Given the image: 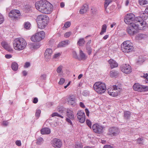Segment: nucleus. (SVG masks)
I'll use <instances>...</instances> for the list:
<instances>
[{
  "label": "nucleus",
  "mask_w": 148,
  "mask_h": 148,
  "mask_svg": "<svg viewBox=\"0 0 148 148\" xmlns=\"http://www.w3.org/2000/svg\"><path fill=\"white\" fill-rule=\"evenodd\" d=\"M48 20V17L45 15L41 14L38 16L36 18L37 23Z\"/></svg>",
  "instance_id": "nucleus-18"
},
{
  "label": "nucleus",
  "mask_w": 148,
  "mask_h": 148,
  "mask_svg": "<svg viewBox=\"0 0 148 148\" xmlns=\"http://www.w3.org/2000/svg\"><path fill=\"white\" fill-rule=\"evenodd\" d=\"M20 15L19 11L17 10H11L9 14V16L12 19H17Z\"/></svg>",
  "instance_id": "nucleus-11"
},
{
  "label": "nucleus",
  "mask_w": 148,
  "mask_h": 148,
  "mask_svg": "<svg viewBox=\"0 0 148 148\" xmlns=\"http://www.w3.org/2000/svg\"><path fill=\"white\" fill-rule=\"evenodd\" d=\"M129 3V0H126L125 2V5L126 6L128 5Z\"/></svg>",
  "instance_id": "nucleus-64"
},
{
  "label": "nucleus",
  "mask_w": 148,
  "mask_h": 148,
  "mask_svg": "<svg viewBox=\"0 0 148 148\" xmlns=\"http://www.w3.org/2000/svg\"><path fill=\"white\" fill-rule=\"evenodd\" d=\"M53 53V50L51 49H47L45 53V58L47 61H48L51 58Z\"/></svg>",
  "instance_id": "nucleus-16"
},
{
  "label": "nucleus",
  "mask_w": 148,
  "mask_h": 148,
  "mask_svg": "<svg viewBox=\"0 0 148 148\" xmlns=\"http://www.w3.org/2000/svg\"><path fill=\"white\" fill-rule=\"evenodd\" d=\"M72 34V32H67L64 34V37L66 38H68Z\"/></svg>",
  "instance_id": "nucleus-46"
},
{
  "label": "nucleus",
  "mask_w": 148,
  "mask_h": 148,
  "mask_svg": "<svg viewBox=\"0 0 148 148\" xmlns=\"http://www.w3.org/2000/svg\"><path fill=\"white\" fill-rule=\"evenodd\" d=\"M107 27L106 25V24H104L102 26L101 30L100 33V35H102L106 32Z\"/></svg>",
  "instance_id": "nucleus-29"
},
{
  "label": "nucleus",
  "mask_w": 148,
  "mask_h": 148,
  "mask_svg": "<svg viewBox=\"0 0 148 148\" xmlns=\"http://www.w3.org/2000/svg\"><path fill=\"white\" fill-rule=\"evenodd\" d=\"M131 112L130 111H126L124 112V117L126 119H128L130 117Z\"/></svg>",
  "instance_id": "nucleus-31"
},
{
  "label": "nucleus",
  "mask_w": 148,
  "mask_h": 148,
  "mask_svg": "<svg viewBox=\"0 0 148 148\" xmlns=\"http://www.w3.org/2000/svg\"><path fill=\"white\" fill-rule=\"evenodd\" d=\"M144 61V60L142 59V58H139L138 60L136 62V64L138 65H140Z\"/></svg>",
  "instance_id": "nucleus-45"
},
{
  "label": "nucleus",
  "mask_w": 148,
  "mask_h": 148,
  "mask_svg": "<svg viewBox=\"0 0 148 148\" xmlns=\"http://www.w3.org/2000/svg\"><path fill=\"white\" fill-rule=\"evenodd\" d=\"M86 122L87 125L90 128H91L92 124L91 122L89 120L87 119L86 121Z\"/></svg>",
  "instance_id": "nucleus-50"
},
{
  "label": "nucleus",
  "mask_w": 148,
  "mask_h": 148,
  "mask_svg": "<svg viewBox=\"0 0 148 148\" xmlns=\"http://www.w3.org/2000/svg\"><path fill=\"white\" fill-rule=\"evenodd\" d=\"M43 138H42L40 137L37 139L36 144L38 145H40L43 143Z\"/></svg>",
  "instance_id": "nucleus-37"
},
{
  "label": "nucleus",
  "mask_w": 148,
  "mask_h": 148,
  "mask_svg": "<svg viewBox=\"0 0 148 148\" xmlns=\"http://www.w3.org/2000/svg\"><path fill=\"white\" fill-rule=\"evenodd\" d=\"M147 36L145 34H140L138 35L137 37L138 40H141L146 38Z\"/></svg>",
  "instance_id": "nucleus-32"
},
{
  "label": "nucleus",
  "mask_w": 148,
  "mask_h": 148,
  "mask_svg": "<svg viewBox=\"0 0 148 148\" xmlns=\"http://www.w3.org/2000/svg\"><path fill=\"white\" fill-rule=\"evenodd\" d=\"M38 102V99L37 98H35L33 100V103H36Z\"/></svg>",
  "instance_id": "nucleus-58"
},
{
  "label": "nucleus",
  "mask_w": 148,
  "mask_h": 148,
  "mask_svg": "<svg viewBox=\"0 0 148 148\" xmlns=\"http://www.w3.org/2000/svg\"><path fill=\"white\" fill-rule=\"evenodd\" d=\"M61 55L60 53H58L54 54L53 56V60H56L58 59Z\"/></svg>",
  "instance_id": "nucleus-33"
},
{
  "label": "nucleus",
  "mask_w": 148,
  "mask_h": 148,
  "mask_svg": "<svg viewBox=\"0 0 148 148\" xmlns=\"http://www.w3.org/2000/svg\"><path fill=\"white\" fill-rule=\"evenodd\" d=\"M65 81V79L63 78H61L60 79V80L58 82V84L60 85H62L64 82Z\"/></svg>",
  "instance_id": "nucleus-49"
},
{
  "label": "nucleus",
  "mask_w": 148,
  "mask_h": 148,
  "mask_svg": "<svg viewBox=\"0 0 148 148\" xmlns=\"http://www.w3.org/2000/svg\"><path fill=\"white\" fill-rule=\"evenodd\" d=\"M41 132L42 134H48L50 133L51 130L48 128H45L41 130Z\"/></svg>",
  "instance_id": "nucleus-24"
},
{
  "label": "nucleus",
  "mask_w": 148,
  "mask_h": 148,
  "mask_svg": "<svg viewBox=\"0 0 148 148\" xmlns=\"http://www.w3.org/2000/svg\"><path fill=\"white\" fill-rule=\"evenodd\" d=\"M2 46L7 50L10 51L11 49L10 45L5 42H3L1 43Z\"/></svg>",
  "instance_id": "nucleus-26"
},
{
  "label": "nucleus",
  "mask_w": 148,
  "mask_h": 148,
  "mask_svg": "<svg viewBox=\"0 0 148 148\" xmlns=\"http://www.w3.org/2000/svg\"><path fill=\"white\" fill-rule=\"evenodd\" d=\"M36 8L43 13H50L53 9V5L47 1H40L36 2L35 4Z\"/></svg>",
  "instance_id": "nucleus-2"
},
{
  "label": "nucleus",
  "mask_w": 148,
  "mask_h": 148,
  "mask_svg": "<svg viewBox=\"0 0 148 148\" xmlns=\"http://www.w3.org/2000/svg\"><path fill=\"white\" fill-rule=\"evenodd\" d=\"M142 86L138 83H135L133 86V88L134 90L138 92H142Z\"/></svg>",
  "instance_id": "nucleus-20"
},
{
  "label": "nucleus",
  "mask_w": 148,
  "mask_h": 148,
  "mask_svg": "<svg viewBox=\"0 0 148 148\" xmlns=\"http://www.w3.org/2000/svg\"><path fill=\"white\" fill-rule=\"evenodd\" d=\"M31 27V24L29 22H26L24 24V27L26 29H29Z\"/></svg>",
  "instance_id": "nucleus-34"
},
{
  "label": "nucleus",
  "mask_w": 148,
  "mask_h": 148,
  "mask_svg": "<svg viewBox=\"0 0 148 148\" xmlns=\"http://www.w3.org/2000/svg\"><path fill=\"white\" fill-rule=\"evenodd\" d=\"M121 48L123 51L126 53H130L134 50L133 45L129 40L124 42L121 45Z\"/></svg>",
  "instance_id": "nucleus-4"
},
{
  "label": "nucleus",
  "mask_w": 148,
  "mask_h": 148,
  "mask_svg": "<svg viewBox=\"0 0 148 148\" xmlns=\"http://www.w3.org/2000/svg\"><path fill=\"white\" fill-rule=\"evenodd\" d=\"M30 66V64L29 62H26L25 65L24 66V67L25 68H27Z\"/></svg>",
  "instance_id": "nucleus-52"
},
{
  "label": "nucleus",
  "mask_w": 148,
  "mask_h": 148,
  "mask_svg": "<svg viewBox=\"0 0 148 148\" xmlns=\"http://www.w3.org/2000/svg\"><path fill=\"white\" fill-rule=\"evenodd\" d=\"M92 129L95 133L100 134L103 132L105 127L98 123H96L93 125Z\"/></svg>",
  "instance_id": "nucleus-10"
},
{
  "label": "nucleus",
  "mask_w": 148,
  "mask_h": 148,
  "mask_svg": "<svg viewBox=\"0 0 148 148\" xmlns=\"http://www.w3.org/2000/svg\"><path fill=\"white\" fill-rule=\"evenodd\" d=\"M76 148H82L83 146L81 143H77L75 145Z\"/></svg>",
  "instance_id": "nucleus-48"
},
{
  "label": "nucleus",
  "mask_w": 148,
  "mask_h": 148,
  "mask_svg": "<svg viewBox=\"0 0 148 148\" xmlns=\"http://www.w3.org/2000/svg\"><path fill=\"white\" fill-rule=\"evenodd\" d=\"M79 55L80 58L82 60H85L87 58V56L86 55L81 49L79 50Z\"/></svg>",
  "instance_id": "nucleus-25"
},
{
  "label": "nucleus",
  "mask_w": 148,
  "mask_h": 148,
  "mask_svg": "<svg viewBox=\"0 0 148 148\" xmlns=\"http://www.w3.org/2000/svg\"><path fill=\"white\" fill-rule=\"evenodd\" d=\"M4 20L3 16L0 13V24L2 23Z\"/></svg>",
  "instance_id": "nucleus-51"
},
{
  "label": "nucleus",
  "mask_w": 148,
  "mask_h": 148,
  "mask_svg": "<svg viewBox=\"0 0 148 148\" xmlns=\"http://www.w3.org/2000/svg\"><path fill=\"white\" fill-rule=\"evenodd\" d=\"M143 138H139L137 140V142L140 144L141 143V142L143 140Z\"/></svg>",
  "instance_id": "nucleus-56"
},
{
  "label": "nucleus",
  "mask_w": 148,
  "mask_h": 148,
  "mask_svg": "<svg viewBox=\"0 0 148 148\" xmlns=\"http://www.w3.org/2000/svg\"><path fill=\"white\" fill-rule=\"evenodd\" d=\"M8 121H3L2 123L3 125L5 126H7L8 125Z\"/></svg>",
  "instance_id": "nucleus-53"
},
{
  "label": "nucleus",
  "mask_w": 148,
  "mask_h": 148,
  "mask_svg": "<svg viewBox=\"0 0 148 148\" xmlns=\"http://www.w3.org/2000/svg\"><path fill=\"white\" fill-rule=\"evenodd\" d=\"M16 145L18 146H20L21 145V141L20 140H16L15 142Z\"/></svg>",
  "instance_id": "nucleus-54"
},
{
  "label": "nucleus",
  "mask_w": 148,
  "mask_h": 148,
  "mask_svg": "<svg viewBox=\"0 0 148 148\" xmlns=\"http://www.w3.org/2000/svg\"><path fill=\"white\" fill-rule=\"evenodd\" d=\"M22 73L24 76H26L27 74V72L25 71H23Z\"/></svg>",
  "instance_id": "nucleus-63"
},
{
  "label": "nucleus",
  "mask_w": 148,
  "mask_h": 148,
  "mask_svg": "<svg viewBox=\"0 0 148 148\" xmlns=\"http://www.w3.org/2000/svg\"><path fill=\"white\" fill-rule=\"evenodd\" d=\"M88 10V6L87 4H84L81 7L79 11L80 14H83L86 13Z\"/></svg>",
  "instance_id": "nucleus-19"
},
{
  "label": "nucleus",
  "mask_w": 148,
  "mask_h": 148,
  "mask_svg": "<svg viewBox=\"0 0 148 148\" xmlns=\"http://www.w3.org/2000/svg\"><path fill=\"white\" fill-rule=\"evenodd\" d=\"M27 43L25 40L22 38H15L13 41L14 48L16 50L21 51L26 47Z\"/></svg>",
  "instance_id": "nucleus-3"
},
{
  "label": "nucleus",
  "mask_w": 148,
  "mask_h": 148,
  "mask_svg": "<svg viewBox=\"0 0 148 148\" xmlns=\"http://www.w3.org/2000/svg\"><path fill=\"white\" fill-rule=\"evenodd\" d=\"M51 116L52 117H53L55 116H57L58 117H60L62 118H63L64 117L62 116L61 115H60L58 114V113L57 112H54L51 115Z\"/></svg>",
  "instance_id": "nucleus-41"
},
{
  "label": "nucleus",
  "mask_w": 148,
  "mask_h": 148,
  "mask_svg": "<svg viewBox=\"0 0 148 148\" xmlns=\"http://www.w3.org/2000/svg\"><path fill=\"white\" fill-rule=\"evenodd\" d=\"M11 67L13 70L16 71L18 69V64L16 62H13L12 64Z\"/></svg>",
  "instance_id": "nucleus-28"
},
{
  "label": "nucleus",
  "mask_w": 148,
  "mask_h": 148,
  "mask_svg": "<svg viewBox=\"0 0 148 148\" xmlns=\"http://www.w3.org/2000/svg\"><path fill=\"white\" fill-rule=\"evenodd\" d=\"M5 57L7 59H10L12 58V56L11 55L6 54L5 56Z\"/></svg>",
  "instance_id": "nucleus-59"
},
{
  "label": "nucleus",
  "mask_w": 148,
  "mask_h": 148,
  "mask_svg": "<svg viewBox=\"0 0 148 148\" xmlns=\"http://www.w3.org/2000/svg\"><path fill=\"white\" fill-rule=\"evenodd\" d=\"M121 69L122 72L126 74L130 73L132 71L131 66L127 64L123 65Z\"/></svg>",
  "instance_id": "nucleus-15"
},
{
  "label": "nucleus",
  "mask_w": 148,
  "mask_h": 148,
  "mask_svg": "<svg viewBox=\"0 0 148 148\" xmlns=\"http://www.w3.org/2000/svg\"><path fill=\"white\" fill-rule=\"evenodd\" d=\"M72 56L73 58L75 59L78 58L77 55L76 51H73L72 52Z\"/></svg>",
  "instance_id": "nucleus-47"
},
{
  "label": "nucleus",
  "mask_w": 148,
  "mask_h": 148,
  "mask_svg": "<svg viewBox=\"0 0 148 148\" xmlns=\"http://www.w3.org/2000/svg\"><path fill=\"white\" fill-rule=\"evenodd\" d=\"M41 113V110H36V112L35 113L36 116L37 118L38 119L40 116V114Z\"/></svg>",
  "instance_id": "nucleus-44"
},
{
  "label": "nucleus",
  "mask_w": 148,
  "mask_h": 148,
  "mask_svg": "<svg viewBox=\"0 0 148 148\" xmlns=\"http://www.w3.org/2000/svg\"><path fill=\"white\" fill-rule=\"evenodd\" d=\"M71 24V23L70 22H68L65 23L64 24V26L63 27V29H64V28H67L69 27Z\"/></svg>",
  "instance_id": "nucleus-43"
},
{
  "label": "nucleus",
  "mask_w": 148,
  "mask_h": 148,
  "mask_svg": "<svg viewBox=\"0 0 148 148\" xmlns=\"http://www.w3.org/2000/svg\"><path fill=\"white\" fill-rule=\"evenodd\" d=\"M63 66H58L56 69V71L59 75H61L63 73V72L62 70Z\"/></svg>",
  "instance_id": "nucleus-30"
},
{
  "label": "nucleus",
  "mask_w": 148,
  "mask_h": 148,
  "mask_svg": "<svg viewBox=\"0 0 148 148\" xmlns=\"http://www.w3.org/2000/svg\"><path fill=\"white\" fill-rule=\"evenodd\" d=\"M68 103L71 105H74L75 104V97L73 96H70L67 99Z\"/></svg>",
  "instance_id": "nucleus-22"
},
{
  "label": "nucleus",
  "mask_w": 148,
  "mask_h": 148,
  "mask_svg": "<svg viewBox=\"0 0 148 148\" xmlns=\"http://www.w3.org/2000/svg\"><path fill=\"white\" fill-rule=\"evenodd\" d=\"M93 87L95 91L98 94H101L104 93L106 90L105 84L100 82L95 83Z\"/></svg>",
  "instance_id": "nucleus-5"
},
{
  "label": "nucleus",
  "mask_w": 148,
  "mask_h": 148,
  "mask_svg": "<svg viewBox=\"0 0 148 148\" xmlns=\"http://www.w3.org/2000/svg\"><path fill=\"white\" fill-rule=\"evenodd\" d=\"M139 3L141 5H145L148 4V1L147 0H139Z\"/></svg>",
  "instance_id": "nucleus-38"
},
{
  "label": "nucleus",
  "mask_w": 148,
  "mask_h": 148,
  "mask_svg": "<svg viewBox=\"0 0 148 148\" xmlns=\"http://www.w3.org/2000/svg\"><path fill=\"white\" fill-rule=\"evenodd\" d=\"M45 36L44 32L41 31L36 33L34 35L32 36L31 39V40L34 42H38L42 40L44 38Z\"/></svg>",
  "instance_id": "nucleus-7"
},
{
  "label": "nucleus",
  "mask_w": 148,
  "mask_h": 148,
  "mask_svg": "<svg viewBox=\"0 0 148 148\" xmlns=\"http://www.w3.org/2000/svg\"><path fill=\"white\" fill-rule=\"evenodd\" d=\"M86 49L87 52L89 55H90L92 52V49L90 46H86Z\"/></svg>",
  "instance_id": "nucleus-39"
},
{
  "label": "nucleus",
  "mask_w": 148,
  "mask_h": 148,
  "mask_svg": "<svg viewBox=\"0 0 148 148\" xmlns=\"http://www.w3.org/2000/svg\"><path fill=\"white\" fill-rule=\"evenodd\" d=\"M148 17V14L147 12H145V11L142 12L140 13V16L137 17H140L141 18L142 20L144 22L143 20H145L147 19Z\"/></svg>",
  "instance_id": "nucleus-23"
},
{
  "label": "nucleus",
  "mask_w": 148,
  "mask_h": 148,
  "mask_svg": "<svg viewBox=\"0 0 148 148\" xmlns=\"http://www.w3.org/2000/svg\"><path fill=\"white\" fill-rule=\"evenodd\" d=\"M121 89L116 85L113 86L112 88L108 89V94L112 96H116L119 95Z\"/></svg>",
  "instance_id": "nucleus-6"
},
{
  "label": "nucleus",
  "mask_w": 148,
  "mask_h": 148,
  "mask_svg": "<svg viewBox=\"0 0 148 148\" xmlns=\"http://www.w3.org/2000/svg\"><path fill=\"white\" fill-rule=\"evenodd\" d=\"M52 146L56 148H60L62 145V142L57 138H55L51 141Z\"/></svg>",
  "instance_id": "nucleus-14"
},
{
  "label": "nucleus",
  "mask_w": 148,
  "mask_h": 148,
  "mask_svg": "<svg viewBox=\"0 0 148 148\" xmlns=\"http://www.w3.org/2000/svg\"><path fill=\"white\" fill-rule=\"evenodd\" d=\"M46 75L45 74H43L41 76V77L43 79H45L46 78Z\"/></svg>",
  "instance_id": "nucleus-62"
},
{
  "label": "nucleus",
  "mask_w": 148,
  "mask_h": 148,
  "mask_svg": "<svg viewBox=\"0 0 148 148\" xmlns=\"http://www.w3.org/2000/svg\"><path fill=\"white\" fill-rule=\"evenodd\" d=\"M117 75V72L115 71H110V75L111 77H114Z\"/></svg>",
  "instance_id": "nucleus-36"
},
{
  "label": "nucleus",
  "mask_w": 148,
  "mask_h": 148,
  "mask_svg": "<svg viewBox=\"0 0 148 148\" xmlns=\"http://www.w3.org/2000/svg\"><path fill=\"white\" fill-rule=\"evenodd\" d=\"M79 106L82 108H84L85 107V105L82 102H80L79 103Z\"/></svg>",
  "instance_id": "nucleus-60"
},
{
  "label": "nucleus",
  "mask_w": 148,
  "mask_h": 148,
  "mask_svg": "<svg viewBox=\"0 0 148 148\" xmlns=\"http://www.w3.org/2000/svg\"><path fill=\"white\" fill-rule=\"evenodd\" d=\"M108 62L110 65V67L111 69L114 68L118 66V64L116 62L112 59H110Z\"/></svg>",
  "instance_id": "nucleus-21"
},
{
  "label": "nucleus",
  "mask_w": 148,
  "mask_h": 148,
  "mask_svg": "<svg viewBox=\"0 0 148 148\" xmlns=\"http://www.w3.org/2000/svg\"><path fill=\"white\" fill-rule=\"evenodd\" d=\"M48 20H45L37 23L38 28L41 29H44L47 25Z\"/></svg>",
  "instance_id": "nucleus-17"
},
{
  "label": "nucleus",
  "mask_w": 148,
  "mask_h": 148,
  "mask_svg": "<svg viewBox=\"0 0 148 148\" xmlns=\"http://www.w3.org/2000/svg\"><path fill=\"white\" fill-rule=\"evenodd\" d=\"M142 92H145L148 91V86H146L145 85L142 86Z\"/></svg>",
  "instance_id": "nucleus-42"
},
{
  "label": "nucleus",
  "mask_w": 148,
  "mask_h": 148,
  "mask_svg": "<svg viewBox=\"0 0 148 148\" xmlns=\"http://www.w3.org/2000/svg\"><path fill=\"white\" fill-rule=\"evenodd\" d=\"M77 116V119L79 122L81 123L84 122L85 120V116L84 112L82 111L78 112Z\"/></svg>",
  "instance_id": "nucleus-13"
},
{
  "label": "nucleus",
  "mask_w": 148,
  "mask_h": 148,
  "mask_svg": "<svg viewBox=\"0 0 148 148\" xmlns=\"http://www.w3.org/2000/svg\"><path fill=\"white\" fill-rule=\"evenodd\" d=\"M148 76V74L147 73H143L141 75V77H143L144 78H146V79L145 80V81L146 83H147V81H148V79L147 78V77Z\"/></svg>",
  "instance_id": "nucleus-40"
},
{
  "label": "nucleus",
  "mask_w": 148,
  "mask_h": 148,
  "mask_svg": "<svg viewBox=\"0 0 148 148\" xmlns=\"http://www.w3.org/2000/svg\"><path fill=\"white\" fill-rule=\"evenodd\" d=\"M135 23H131L127 29V32L130 35L132 36L137 32L139 29L142 30L145 27V22L143 21L140 17H137L134 21Z\"/></svg>",
  "instance_id": "nucleus-1"
},
{
  "label": "nucleus",
  "mask_w": 148,
  "mask_h": 148,
  "mask_svg": "<svg viewBox=\"0 0 148 148\" xmlns=\"http://www.w3.org/2000/svg\"><path fill=\"white\" fill-rule=\"evenodd\" d=\"M40 47V45L38 44H34L33 46L34 48L35 49L38 48Z\"/></svg>",
  "instance_id": "nucleus-55"
},
{
  "label": "nucleus",
  "mask_w": 148,
  "mask_h": 148,
  "mask_svg": "<svg viewBox=\"0 0 148 148\" xmlns=\"http://www.w3.org/2000/svg\"><path fill=\"white\" fill-rule=\"evenodd\" d=\"M103 148H114L112 146L109 145H104Z\"/></svg>",
  "instance_id": "nucleus-57"
},
{
  "label": "nucleus",
  "mask_w": 148,
  "mask_h": 148,
  "mask_svg": "<svg viewBox=\"0 0 148 148\" xmlns=\"http://www.w3.org/2000/svg\"><path fill=\"white\" fill-rule=\"evenodd\" d=\"M85 112L86 113V115L88 116L89 115V111L88 109H86L85 110Z\"/></svg>",
  "instance_id": "nucleus-61"
},
{
  "label": "nucleus",
  "mask_w": 148,
  "mask_h": 148,
  "mask_svg": "<svg viewBox=\"0 0 148 148\" xmlns=\"http://www.w3.org/2000/svg\"><path fill=\"white\" fill-rule=\"evenodd\" d=\"M69 43V41L68 40L60 42L58 45V47H64L67 45Z\"/></svg>",
  "instance_id": "nucleus-27"
},
{
  "label": "nucleus",
  "mask_w": 148,
  "mask_h": 148,
  "mask_svg": "<svg viewBox=\"0 0 148 148\" xmlns=\"http://www.w3.org/2000/svg\"><path fill=\"white\" fill-rule=\"evenodd\" d=\"M85 41L83 38H81L79 39L77 42V44L80 46H82L85 43Z\"/></svg>",
  "instance_id": "nucleus-35"
},
{
  "label": "nucleus",
  "mask_w": 148,
  "mask_h": 148,
  "mask_svg": "<svg viewBox=\"0 0 148 148\" xmlns=\"http://www.w3.org/2000/svg\"><path fill=\"white\" fill-rule=\"evenodd\" d=\"M136 18H135V15L133 14H128L125 16L124 21L126 24L128 25L131 23H135L134 21Z\"/></svg>",
  "instance_id": "nucleus-9"
},
{
  "label": "nucleus",
  "mask_w": 148,
  "mask_h": 148,
  "mask_svg": "<svg viewBox=\"0 0 148 148\" xmlns=\"http://www.w3.org/2000/svg\"><path fill=\"white\" fill-rule=\"evenodd\" d=\"M66 116L67 118L66 121L70 125H72V122L71 120H74L75 116L74 112L72 109L67 108L66 109Z\"/></svg>",
  "instance_id": "nucleus-8"
},
{
  "label": "nucleus",
  "mask_w": 148,
  "mask_h": 148,
  "mask_svg": "<svg viewBox=\"0 0 148 148\" xmlns=\"http://www.w3.org/2000/svg\"><path fill=\"white\" fill-rule=\"evenodd\" d=\"M120 132V130L118 128L112 127L109 129L108 134L111 136H116L119 134Z\"/></svg>",
  "instance_id": "nucleus-12"
}]
</instances>
